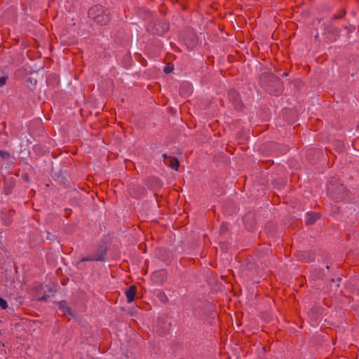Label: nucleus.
Masks as SVG:
<instances>
[{
    "label": "nucleus",
    "mask_w": 359,
    "mask_h": 359,
    "mask_svg": "<svg viewBox=\"0 0 359 359\" xmlns=\"http://www.w3.org/2000/svg\"><path fill=\"white\" fill-rule=\"evenodd\" d=\"M297 257H298V259H302L303 261H307V259L306 258L303 257V254L302 252H299L297 254Z\"/></svg>",
    "instance_id": "nucleus-15"
},
{
    "label": "nucleus",
    "mask_w": 359,
    "mask_h": 359,
    "mask_svg": "<svg viewBox=\"0 0 359 359\" xmlns=\"http://www.w3.org/2000/svg\"><path fill=\"white\" fill-rule=\"evenodd\" d=\"M136 293V287L135 285H130L128 290L126 291V295L127 297L128 302H132L135 299Z\"/></svg>",
    "instance_id": "nucleus-5"
},
{
    "label": "nucleus",
    "mask_w": 359,
    "mask_h": 359,
    "mask_svg": "<svg viewBox=\"0 0 359 359\" xmlns=\"http://www.w3.org/2000/svg\"><path fill=\"white\" fill-rule=\"evenodd\" d=\"M183 87H186L187 89V91L186 93H184L186 95H189L191 94V93L192 92V87L190 86L189 83H183Z\"/></svg>",
    "instance_id": "nucleus-9"
},
{
    "label": "nucleus",
    "mask_w": 359,
    "mask_h": 359,
    "mask_svg": "<svg viewBox=\"0 0 359 359\" xmlns=\"http://www.w3.org/2000/svg\"><path fill=\"white\" fill-rule=\"evenodd\" d=\"M0 156L3 159H8L10 157V154L7 151L0 150Z\"/></svg>",
    "instance_id": "nucleus-10"
},
{
    "label": "nucleus",
    "mask_w": 359,
    "mask_h": 359,
    "mask_svg": "<svg viewBox=\"0 0 359 359\" xmlns=\"http://www.w3.org/2000/svg\"><path fill=\"white\" fill-rule=\"evenodd\" d=\"M195 42H196V36H193V45L195 44Z\"/></svg>",
    "instance_id": "nucleus-17"
},
{
    "label": "nucleus",
    "mask_w": 359,
    "mask_h": 359,
    "mask_svg": "<svg viewBox=\"0 0 359 359\" xmlns=\"http://www.w3.org/2000/svg\"><path fill=\"white\" fill-rule=\"evenodd\" d=\"M318 218L317 214H307L306 222L307 224H312Z\"/></svg>",
    "instance_id": "nucleus-7"
},
{
    "label": "nucleus",
    "mask_w": 359,
    "mask_h": 359,
    "mask_svg": "<svg viewBox=\"0 0 359 359\" xmlns=\"http://www.w3.org/2000/svg\"><path fill=\"white\" fill-rule=\"evenodd\" d=\"M88 17L100 25H106L109 20V12L100 6H94L88 11Z\"/></svg>",
    "instance_id": "nucleus-1"
},
{
    "label": "nucleus",
    "mask_w": 359,
    "mask_h": 359,
    "mask_svg": "<svg viewBox=\"0 0 359 359\" xmlns=\"http://www.w3.org/2000/svg\"><path fill=\"white\" fill-rule=\"evenodd\" d=\"M0 307L3 309H5L8 307L6 301L1 297H0Z\"/></svg>",
    "instance_id": "nucleus-11"
},
{
    "label": "nucleus",
    "mask_w": 359,
    "mask_h": 359,
    "mask_svg": "<svg viewBox=\"0 0 359 359\" xmlns=\"http://www.w3.org/2000/svg\"><path fill=\"white\" fill-rule=\"evenodd\" d=\"M46 298H47V296L43 295V297H40V298H39V300H40V301H44V300H46Z\"/></svg>",
    "instance_id": "nucleus-16"
},
{
    "label": "nucleus",
    "mask_w": 359,
    "mask_h": 359,
    "mask_svg": "<svg viewBox=\"0 0 359 359\" xmlns=\"http://www.w3.org/2000/svg\"><path fill=\"white\" fill-rule=\"evenodd\" d=\"M59 310L64 315V316H69V317H73L74 316V313L72 311V310L71 309V308L69 306H67V304L64 302H61L59 303Z\"/></svg>",
    "instance_id": "nucleus-3"
},
{
    "label": "nucleus",
    "mask_w": 359,
    "mask_h": 359,
    "mask_svg": "<svg viewBox=\"0 0 359 359\" xmlns=\"http://www.w3.org/2000/svg\"><path fill=\"white\" fill-rule=\"evenodd\" d=\"M287 75V73H286V72H284V73H283V76H286Z\"/></svg>",
    "instance_id": "nucleus-18"
},
{
    "label": "nucleus",
    "mask_w": 359,
    "mask_h": 359,
    "mask_svg": "<svg viewBox=\"0 0 359 359\" xmlns=\"http://www.w3.org/2000/svg\"><path fill=\"white\" fill-rule=\"evenodd\" d=\"M93 255L95 256V261L103 262L106 259V250L101 247Z\"/></svg>",
    "instance_id": "nucleus-4"
},
{
    "label": "nucleus",
    "mask_w": 359,
    "mask_h": 359,
    "mask_svg": "<svg viewBox=\"0 0 359 359\" xmlns=\"http://www.w3.org/2000/svg\"><path fill=\"white\" fill-rule=\"evenodd\" d=\"M166 164H169V165L175 170H177L180 166V162L177 158L170 159L165 161Z\"/></svg>",
    "instance_id": "nucleus-6"
},
{
    "label": "nucleus",
    "mask_w": 359,
    "mask_h": 359,
    "mask_svg": "<svg viewBox=\"0 0 359 359\" xmlns=\"http://www.w3.org/2000/svg\"><path fill=\"white\" fill-rule=\"evenodd\" d=\"M170 113L173 115L174 116H175L177 115V111L176 109H174L172 107H170Z\"/></svg>",
    "instance_id": "nucleus-14"
},
{
    "label": "nucleus",
    "mask_w": 359,
    "mask_h": 359,
    "mask_svg": "<svg viewBox=\"0 0 359 359\" xmlns=\"http://www.w3.org/2000/svg\"><path fill=\"white\" fill-rule=\"evenodd\" d=\"M6 80H7L6 76H2L0 78V87L4 86L6 84Z\"/></svg>",
    "instance_id": "nucleus-13"
},
{
    "label": "nucleus",
    "mask_w": 359,
    "mask_h": 359,
    "mask_svg": "<svg viewBox=\"0 0 359 359\" xmlns=\"http://www.w3.org/2000/svg\"><path fill=\"white\" fill-rule=\"evenodd\" d=\"M173 70V66L172 65H168L166 67H165L164 68V72L168 74V73H170L171 72H172Z\"/></svg>",
    "instance_id": "nucleus-12"
},
{
    "label": "nucleus",
    "mask_w": 359,
    "mask_h": 359,
    "mask_svg": "<svg viewBox=\"0 0 359 359\" xmlns=\"http://www.w3.org/2000/svg\"><path fill=\"white\" fill-rule=\"evenodd\" d=\"M169 29V25L165 22L158 21L154 25H151L149 31L154 34L163 35Z\"/></svg>",
    "instance_id": "nucleus-2"
},
{
    "label": "nucleus",
    "mask_w": 359,
    "mask_h": 359,
    "mask_svg": "<svg viewBox=\"0 0 359 359\" xmlns=\"http://www.w3.org/2000/svg\"><path fill=\"white\" fill-rule=\"evenodd\" d=\"M86 261H95V256L94 255H88L86 257H83L80 262H83Z\"/></svg>",
    "instance_id": "nucleus-8"
}]
</instances>
